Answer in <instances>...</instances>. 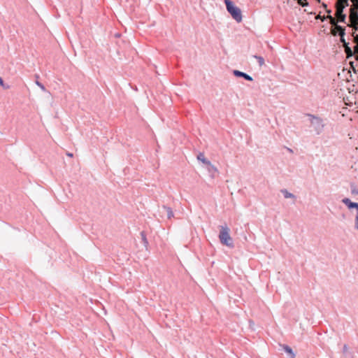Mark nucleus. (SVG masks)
Instances as JSON below:
<instances>
[{
  "label": "nucleus",
  "mask_w": 358,
  "mask_h": 358,
  "mask_svg": "<svg viewBox=\"0 0 358 358\" xmlns=\"http://www.w3.org/2000/svg\"><path fill=\"white\" fill-rule=\"evenodd\" d=\"M220 231L219 234V238L222 244L233 248L234 243L231 237L230 236V229L227 224L222 225L220 227Z\"/></svg>",
  "instance_id": "f257e3e1"
},
{
  "label": "nucleus",
  "mask_w": 358,
  "mask_h": 358,
  "mask_svg": "<svg viewBox=\"0 0 358 358\" xmlns=\"http://www.w3.org/2000/svg\"><path fill=\"white\" fill-rule=\"evenodd\" d=\"M226 8L231 17L237 22H241L243 20V16L241 9L236 6L231 0H224Z\"/></svg>",
  "instance_id": "f03ea898"
},
{
  "label": "nucleus",
  "mask_w": 358,
  "mask_h": 358,
  "mask_svg": "<svg viewBox=\"0 0 358 358\" xmlns=\"http://www.w3.org/2000/svg\"><path fill=\"white\" fill-rule=\"evenodd\" d=\"M306 115L309 117L310 125L313 128L316 134L320 135L322 134L325 126L323 120L321 117L312 114L308 113Z\"/></svg>",
  "instance_id": "7ed1b4c3"
},
{
  "label": "nucleus",
  "mask_w": 358,
  "mask_h": 358,
  "mask_svg": "<svg viewBox=\"0 0 358 358\" xmlns=\"http://www.w3.org/2000/svg\"><path fill=\"white\" fill-rule=\"evenodd\" d=\"M196 158L199 162L203 163V166L208 171L209 176L212 178H215L216 173H218V170L208 159L205 157L203 153L199 152Z\"/></svg>",
  "instance_id": "20e7f679"
},
{
  "label": "nucleus",
  "mask_w": 358,
  "mask_h": 358,
  "mask_svg": "<svg viewBox=\"0 0 358 358\" xmlns=\"http://www.w3.org/2000/svg\"><path fill=\"white\" fill-rule=\"evenodd\" d=\"M342 202L345 205H346L349 209H352V208H356L357 209V214L356 220H355V228L357 229H358V203L352 202L348 198H344L342 200Z\"/></svg>",
  "instance_id": "39448f33"
},
{
  "label": "nucleus",
  "mask_w": 358,
  "mask_h": 358,
  "mask_svg": "<svg viewBox=\"0 0 358 358\" xmlns=\"http://www.w3.org/2000/svg\"><path fill=\"white\" fill-rule=\"evenodd\" d=\"M349 20L350 24L348 25L352 27H354L357 24H358V12L355 10L354 8H350Z\"/></svg>",
  "instance_id": "423d86ee"
},
{
  "label": "nucleus",
  "mask_w": 358,
  "mask_h": 358,
  "mask_svg": "<svg viewBox=\"0 0 358 358\" xmlns=\"http://www.w3.org/2000/svg\"><path fill=\"white\" fill-rule=\"evenodd\" d=\"M336 17L338 20V22L346 23V15L344 13V9L342 8H336Z\"/></svg>",
  "instance_id": "0eeeda50"
},
{
  "label": "nucleus",
  "mask_w": 358,
  "mask_h": 358,
  "mask_svg": "<svg viewBox=\"0 0 358 358\" xmlns=\"http://www.w3.org/2000/svg\"><path fill=\"white\" fill-rule=\"evenodd\" d=\"M159 213L161 214L166 213L168 219H171L174 216L172 209L170 207H167L166 206H163L162 207V208L159 210Z\"/></svg>",
  "instance_id": "6e6552de"
},
{
  "label": "nucleus",
  "mask_w": 358,
  "mask_h": 358,
  "mask_svg": "<svg viewBox=\"0 0 358 358\" xmlns=\"http://www.w3.org/2000/svg\"><path fill=\"white\" fill-rule=\"evenodd\" d=\"M234 75L237 76V77L243 78L246 80H248V81H252L253 80V78L250 75L247 74L246 73L240 71L238 70H234Z\"/></svg>",
  "instance_id": "1a4fd4ad"
},
{
  "label": "nucleus",
  "mask_w": 358,
  "mask_h": 358,
  "mask_svg": "<svg viewBox=\"0 0 358 358\" xmlns=\"http://www.w3.org/2000/svg\"><path fill=\"white\" fill-rule=\"evenodd\" d=\"M341 30V36H340V41L343 43V47H346V45H349V43L346 42L345 39V29L343 27H338Z\"/></svg>",
  "instance_id": "9d476101"
},
{
  "label": "nucleus",
  "mask_w": 358,
  "mask_h": 358,
  "mask_svg": "<svg viewBox=\"0 0 358 358\" xmlns=\"http://www.w3.org/2000/svg\"><path fill=\"white\" fill-rule=\"evenodd\" d=\"M327 13H328V15L327 16V17L328 19H329V22L331 25V27H335L336 25H338L337 22H338V20H336L334 17H333L331 15V10H328L327 9Z\"/></svg>",
  "instance_id": "9b49d317"
},
{
  "label": "nucleus",
  "mask_w": 358,
  "mask_h": 358,
  "mask_svg": "<svg viewBox=\"0 0 358 358\" xmlns=\"http://www.w3.org/2000/svg\"><path fill=\"white\" fill-rule=\"evenodd\" d=\"M348 6V0H337L336 2V8L338 7L345 9Z\"/></svg>",
  "instance_id": "f8f14e48"
},
{
  "label": "nucleus",
  "mask_w": 358,
  "mask_h": 358,
  "mask_svg": "<svg viewBox=\"0 0 358 358\" xmlns=\"http://www.w3.org/2000/svg\"><path fill=\"white\" fill-rule=\"evenodd\" d=\"M282 349L286 353H287L289 358L295 357V354L294 353L292 349L289 346L284 345H282Z\"/></svg>",
  "instance_id": "ddd939ff"
},
{
  "label": "nucleus",
  "mask_w": 358,
  "mask_h": 358,
  "mask_svg": "<svg viewBox=\"0 0 358 358\" xmlns=\"http://www.w3.org/2000/svg\"><path fill=\"white\" fill-rule=\"evenodd\" d=\"M281 192L283 194L284 197L286 199H296V196L292 193L288 192L286 189H281Z\"/></svg>",
  "instance_id": "4468645a"
},
{
  "label": "nucleus",
  "mask_w": 358,
  "mask_h": 358,
  "mask_svg": "<svg viewBox=\"0 0 358 358\" xmlns=\"http://www.w3.org/2000/svg\"><path fill=\"white\" fill-rule=\"evenodd\" d=\"M344 48H345V52L348 58L353 56L354 55L356 56L355 50H354V51L352 50V49L350 48L349 45H346V47H345Z\"/></svg>",
  "instance_id": "2eb2a0df"
},
{
  "label": "nucleus",
  "mask_w": 358,
  "mask_h": 358,
  "mask_svg": "<svg viewBox=\"0 0 358 358\" xmlns=\"http://www.w3.org/2000/svg\"><path fill=\"white\" fill-rule=\"evenodd\" d=\"M354 37V41L356 43V45L355 46V50L356 53V60L358 61V34H353Z\"/></svg>",
  "instance_id": "dca6fc26"
},
{
  "label": "nucleus",
  "mask_w": 358,
  "mask_h": 358,
  "mask_svg": "<svg viewBox=\"0 0 358 358\" xmlns=\"http://www.w3.org/2000/svg\"><path fill=\"white\" fill-rule=\"evenodd\" d=\"M141 239H142L143 245H144L145 250H148V241L147 240V238H146V236H145V234L144 231L141 232Z\"/></svg>",
  "instance_id": "f3484780"
},
{
  "label": "nucleus",
  "mask_w": 358,
  "mask_h": 358,
  "mask_svg": "<svg viewBox=\"0 0 358 358\" xmlns=\"http://www.w3.org/2000/svg\"><path fill=\"white\" fill-rule=\"evenodd\" d=\"M340 25H336L335 27H331V31L334 36L339 35L341 36V30L338 28Z\"/></svg>",
  "instance_id": "a211bd4d"
},
{
  "label": "nucleus",
  "mask_w": 358,
  "mask_h": 358,
  "mask_svg": "<svg viewBox=\"0 0 358 358\" xmlns=\"http://www.w3.org/2000/svg\"><path fill=\"white\" fill-rule=\"evenodd\" d=\"M253 57L257 60L260 66L264 64V59L262 57L258 55H254Z\"/></svg>",
  "instance_id": "6ab92c4d"
},
{
  "label": "nucleus",
  "mask_w": 358,
  "mask_h": 358,
  "mask_svg": "<svg viewBox=\"0 0 358 358\" xmlns=\"http://www.w3.org/2000/svg\"><path fill=\"white\" fill-rule=\"evenodd\" d=\"M36 85L37 86H38L43 92H46V89L45 87V86L41 83H40L38 80H36L35 82Z\"/></svg>",
  "instance_id": "aec40b11"
},
{
  "label": "nucleus",
  "mask_w": 358,
  "mask_h": 358,
  "mask_svg": "<svg viewBox=\"0 0 358 358\" xmlns=\"http://www.w3.org/2000/svg\"><path fill=\"white\" fill-rule=\"evenodd\" d=\"M299 4L302 6H308V3L306 0H299Z\"/></svg>",
  "instance_id": "412c9836"
},
{
  "label": "nucleus",
  "mask_w": 358,
  "mask_h": 358,
  "mask_svg": "<svg viewBox=\"0 0 358 358\" xmlns=\"http://www.w3.org/2000/svg\"><path fill=\"white\" fill-rule=\"evenodd\" d=\"M0 85H1V86H2V87H3V88H5V89L8 88V85H6H6H4L3 80L1 78H0Z\"/></svg>",
  "instance_id": "4be33fe9"
},
{
  "label": "nucleus",
  "mask_w": 358,
  "mask_h": 358,
  "mask_svg": "<svg viewBox=\"0 0 358 358\" xmlns=\"http://www.w3.org/2000/svg\"><path fill=\"white\" fill-rule=\"evenodd\" d=\"M351 8H354L355 10H357L358 12V2L354 3Z\"/></svg>",
  "instance_id": "5701e85b"
},
{
  "label": "nucleus",
  "mask_w": 358,
  "mask_h": 358,
  "mask_svg": "<svg viewBox=\"0 0 358 358\" xmlns=\"http://www.w3.org/2000/svg\"><path fill=\"white\" fill-rule=\"evenodd\" d=\"M348 350V347L346 344L343 345V353H346Z\"/></svg>",
  "instance_id": "b1692460"
},
{
  "label": "nucleus",
  "mask_w": 358,
  "mask_h": 358,
  "mask_svg": "<svg viewBox=\"0 0 358 358\" xmlns=\"http://www.w3.org/2000/svg\"><path fill=\"white\" fill-rule=\"evenodd\" d=\"M351 191L352 194H358V189H357L356 188H352Z\"/></svg>",
  "instance_id": "393cba45"
},
{
  "label": "nucleus",
  "mask_w": 358,
  "mask_h": 358,
  "mask_svg": "<svg viewBox=\"0 0 358 358\" xmlns=\"http://www.w3.org/2000/svg\"><path fill=\"white\" fill-rule=\"evenodd\" d=\"M45 92L46 93L47 98H50L51 96V94L49 91L46 90Z\"/></svg>",
  "instance_id": "a878e982"
},
{
  "label": "nucleus",
  "mask_w": 358,
  "mask_h": 358,
  "mask_svg": "<svg viewBox=\"0 0 358 358\" xmlns=\"http://www.w3.org/2000/svg\"><path fill=\"white\" fill-rule=\"evenodd\" d=\"M249 323H250V327L251 328H252L254 327V325H255V323L252 321H251V320L249 321Z\"/></svg>",
  "instance_id": "bb28decb"
},
{
  "label": "nucleus",
  "mask_w": 358,
  "mask_h": 358,
  "mask_svg": "<svg viewBox=\"0 0 358 358\" xmlns=\"http://www.w3.org/2000/svg\"><path fill=\"white\" fill-rule=\"evenodd\" d=\"M350 64H351V66H352V69H353L354 72H356V69H355V66L353 65V64H354V62H351Z\"/></svg>",
  "instance_id": "cd10ccee"
},
{
  "label": "nucleus",
  "mask_w": 358,
  "mask_h": 358,
  "mask_svg": "<svg viewBox=\"0 0 358 358\" xmlns=\"http://www.w3.org/2000/svg\"><path fill=\"white\" fill-rule=\"evenodd\" d=\"M319 17L322 20V21H324L326 18H327L325 16H323V17L319 16Z\"/></svg>",
  "instance_id": "c85d7f7f"
},
{
  "label": "nucleus",
  "mask_w": 358,
  "mask_h": 358,
  "mask_svg": "<svg viewBox=\"0 0 358 358\" xmlns=\"http://www.w3.org/2000/svg\"><path fill=\"white\" fill-rule=\"evenodd\" d=\"M66 155H67V156H69V157H73V154H72V153H71V152H67V153H66Z\"/></svg>",
  "instance_id": "c756f323"
},
{
  "label": "nucleus",
  "mask_w": 358,
  "mask_h": 358,
  "mask_svg": "<svg viewBox=\"0 0 358 358\" xmlns=\"http://www.w3.org/2000/svg\"><path fill=\"white\" fill-rule=\"evenodd\" d=\"M355 31H357L358 30V24H357L354 27Z\"/></svg>",
  "instance_id": "7c9ffc66"
},
{
  "label": "nucleus",
  "mask_w": 358,
  "mask_h": 358,
  "mask_svg": "<svg viewBox=\"0 0 358 358\" xmlns=\"http://www.w3.org/2000/svg\"><path fill=\"white\" fill-rule=\"evenodd\" d=\"M353 3H357L358 2V0H350Z\"/></svg>",
  "instance_id": "2f4dec72"
},
{
  "label": "nucleus",
  "mask_w": 358,
  "mask_h": 358,
  "mask_svg": "<svg viewBox=\"0 0 358 358\" xmlns=\"http://www.w3.org/2000/svg\"><path fill=\"white\" fill-rule=\"evenodd\" d=\"M287 150H288V151H289V152H293V151H292V149H290V148H287Z\"/></svg>",
  "instance_id": "473e14b6"
},
{
  "label": "nucleus",
  "mask_w": 358,
  "mask_h": 358,
  "mask_svg": "<svg viewBox=\"0 0 358 358\" xmlns=\"http://www.w3.org/2000/svg\"><path fill=\"white\" fill-rule=\"evenodd\" d=\"M322 6H323L324 8H327V4L323 3Z\"/></svg>",
  "instance_id": "72a5a7b5"
},
{
  "label": "nucleus",
  "mask_w": 358,
  "mask_h": 358,
  "mask_svg": "<svg viewBox=\"0 0 358 358\" xmlns=\"http://www.w3.org/2000/svg\"><path fill=\"white\" fill-rule=\"evenodd\" d=\"M35 77L36 79H38L39 78L38 75H36Z\"/></svg>",
  "instance_id": "f704fd0d"
}]
</instances>
